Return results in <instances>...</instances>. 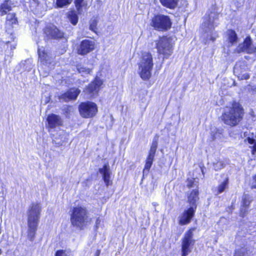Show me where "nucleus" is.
Here are the masks:
<instances>
[{
	"label": "nucleus",
	"instance_id": "nucleus-10",
	"mask_svg": "<svg viewBox=\"0 0 256 256\" xmlns=\"http://www.w3.org/2000/svg\"><path fill=\"white\" fill-rule=\"evenodd\" d=\"M158 147V142L156 139H154L152 144L148 156L146 158L144 168L143 170V174H148L149 170L152 166L156 152Z\"/></svg>",
	"mask_w": 256,
	"mask_h": 256
},
{
	"label": "nucleus",
	"instance_id": "nucleus-13",
	"mask_svg": "<svg viewBox=\"0 0 256 256\" xmlns=\"http://www.w3.org/2000/svg\"><path fill=\"white\" fill-rule=\"evenodd\" d=\"M252 39L250 37L248 36L244 40L243 43L238 45L236 49V51L238 53L246 52L248 54H253L254 47L252 46Z\"/></svg>",
	"mask_w": 256,
	"mask_h": 256
},
{
	"label": "nucleus",
	"instance_id": "nucleus-18",
	"mask_svg": "<svg viewBox=\"0 0 256 256\" xmlns=\"http://www.w3.org/2000/svg\"><path fill=\"white\" fill-rule=\"evenodd\" d=\"M47 121L48 127L51 128L60 126L62 122L60 116L53 114L48 115Z\"/></svg>",
	"mask_w": 256,
	"mask_h": 256
},
{
	"label": "nucleus",
	"instance_id": "nucleus-23",
	"mask_svg": "<svg viewBox=\"0 0 256 256\" xmlns=\"http://www.w3.org/2000/svg\"><path fill=\"white\" fill-rule=\"evenodd\" d=\"M178 0H160L162 4L168 8L174 9L176 7Z\"/></svg>",
	"mask_w": 256,
	"mask_h": 256
},
{
	"label": "nucleus",
	"instance_id": "nucleus-35",
	"mask_svg": "<svg viewBox=\"0 0 256 256\" xmlns=\"http://www.w3.org/2000/svg\"><path fill=\"white\" fill-rule=\"evenodd\" d=\"M187 186L189 188L194 187L196 186V182L194 178L190 179L188 180Z\"/></svg>",
	"mask_w": 256,
	"mask_h": 256
},
{
	"label": "nucleus",
	"instance_id": "nucleus-15",
	"mask_svg": "<svg viewBox=\"0 0 256 256\" xmlns=\"http://www.w3.org/2000/svg\"><path fill=\"white\" fill-rule=\"evenodd\" d=\"M48 38H60L63 37L64 34L54 26L46 27L44 30Z\"/></svg>",
	"mask_w": 256,
	"mask_h": 256
},
{
	"label": "nucleus",
	"instance_id": "nucleus-30",
	"mask_svg": "<svg viewBox=\"0 0 256 256\" xmlns=\"http://www.w3.org/2000/svg\"><path fill=\"white\" fill-rule=\"evenodd\" d=\"M250 202V197L248 195L244 194L242 196V206L248 207Z\"/></svg>",
	"mask_w": 256,
	"mask_h": 256
},
{
	"label": "nucleus",
	"instance_id": "nucleus-2",
	"mask_svg": "<svg viewBox=\"0 0 256 256\" xmlns=\"http://www.w3.org/2000/svg\"><path fill=\"white\" fill-rule=\"evenodd\" d=\"M42 207L38 203H32L28 212V238L32 241L36 236V231L40 217Z\"/></svg>",
	"mask_w": 256,
	"mask_h": 256
},
{
	"label": "nucleus",
	"instance_id": "nucleus-17",
	"mask_svg": "<svg viewBox=\"0 0 256 256\" xmlns=\"http://www.w3.org/2000/svg\"><path fill=\"white\" fill-rule=\"evenodd\" d=\"M102 84V80L99 78H96L89 84L88 87L86 88L84 92L86 93L90 94V96H94L98 93Z\"/></svg>",
	"mask_w": 256,
	"mask_h": 256
},
{
	"label": "nucleus",
	"instance_id": "nucleus-5",
	"mask_svg": "<svg viewBox=\"0 0 256 256\" xmlns=\"http://www.w3.org/2000/svg\"><path fill=\"white\" fill-rule=\"evenodd\" d=\"M218 14L214 8H212V10H209L204 18V22L202 25V28L206 33H210V40L214 41L215 37L212 35L213 34L212 31L216 26H217V20Z\"/></svg>",
	"mask_w": 256,
	"mask_h": 256
},
{
	"label": "nucleus",
	"instance_id": "nucleus-42",
	"mask_svg": "<svg viewBox=\"0 0 256 256\" xmlns=\"http://www.w3.org/2000/svg\"><path fill=\"white\" fill-rule=\"evenodd\" d=\"M253 50H254V53L256 52V46L254 47Z\"/></svg>",
	"mask_w": 256,
	"mask_h": 256
},
{
	"label": "nucleus",
	"instance_id": "nucleus-34",
	"mask_svg": "<svg viewBox=\"0 0 256 256\" xmlns=\"http://www.w3.org/2000/svg\"><path fill=\"white\" fill-rule=\"evenodd\" d=\"M245 140H246L250 144H254L252 154H254L256 152V140L254 138H250V137L247 138Z\"/></svg>",
	"mask_w": 256,
	"mask_h": 256
},
{
	"label": "nucleus",
	"instance_id": "nucleus-24",
	"mask_svg": "<svg viewBox=\"0 0 256 256\" xmlns=\"http://www.w3.org/2000/svg\"><path fill=\"white\" fill-rule=\"evenodd\" d=\"M38 52L41 62H43L44 64H47L48 63L50 62L49 56L45 52L44 50H41L40 49L38 48Z\"/></svg>",
	"mask_w": 256,
	"mask_h": 256
},
{
	"label": "nucleus",
	"instance_id": "nucleus-12",
	"mask_svg": "<svg viewBox=\"0 0 256 256\" xmlns=\"http://www.w3.org/2000/svg\"><path fill=\"white\" fill-rule=\"evenodd\" d=\"M95 42L91 40L86 39L82 40L77 48L78 54L84 56L90 52L95 48Z\"/></svg>",
	"mask_w": 256,
	"mask_h": 256
},
{
	"label": "nucleus",
	"instance_id": "nucleus-31",
	"mask_svg": "<svg viewBox=\"0 0 256 256\" xmlns=\"http://www.w3.org/2000/svg\"><path fill=\"white\" fill-rule=\"evenodd\" d=\"M214 168L216 170H218L224 166V164L222 161L217 160L216 162H214Z\"/></svg>",
	"mask_w": 256,
	"mask_h": 256
},
{
	"label": "nucleus",
	"instance_id": "nucleus-4",
	"mask_svg": "<svg viewBox=\"0 0 256 256\" xmlns=\"http://www.w3.org/2000/svg\"><path fill=\"white\" fill-rule=\"evenodd\" d=\"M153 66L152 54L148 52H143L138 64L140 75L143 80H148L151 77Z\"/></svg>",
	"mask_w": 256,
	"mask_h": 256
},
{
	"label": "nucleus",
	"instance_id": "nucleus-38",
	"mask_svg": "<svg viewBox=\"0 0 256 256\" xmlns=\"http://www.w3.org/2000/svg\"><path fill=\"white\" fill-rule=\"evenodd\" d=\"M247 208L248 207H244L243 208H242L241 209L240 214L242 215V216H244V214L247 212H248Z\"/></svg>",
	"mask_w": 256,
	"mask_h": 256
},
{
	"label": "nucleus",
	"instance_id": "nucleus-14",
	"mask_svg": "<svg viewBox=\"0 0 256 256\" xmlns=\"http://www.w3.org/2000/svg\"><path fill=\"white\" fill-rule=\"evenodd\" d=\"M196 210V206H191L187 210L184 211L180 217L179 224L184 225L188 224L193 217Z\"/></svg>",
	"mask_w": 256,
	"mask_h": 256
},
{
	"label": "nucleus",
	"instance_id": "nucleus-29",
	"mask_svg": "<svg viewBox=\"0 0 256 256\" xmlns=\"http://www.w3.org/2000/svg\"><path fill=\"white\" fill-rule=\"evenodd\" d=\"M72 0H56V5L58 8H64L70 4Z\"/></svg>",
	"mask_w": 256,
	"mask_h": 256
},
{
	"label": "nucleus",
	"instance_id": "nucleus-27",
	"mask_svg": "<svg viewBox=\"0 0 256 256\" xmlns=\"http://www.w3.org/2000/svg\"><path fill=\"white\" fill-rule=\"evenodd\" d=\"M74 4L78 13L82 14L83 12L84 8L86 7L84 0H75Z\"/></svg>",
	"mask_w": 256,
	"mask_h": 256
},
{
	"label": "nucleus",
	"instance_id": "nucleus-7",
	"mask_svg": "<svg viewBox=\"0 0 256 256\" xmlns=\"http://www.w3.org/2000/svg\"><path fill=\"white\" fill-rule=\"evenodd\" d=\"M172 38L171 37L163 36L156 41L158 52L162 54L164 58H167L172 52Z\"/></svg>",
	"mask_w": 256,
	"mask_h": 256
},
{
	"label": "nucleus",
	"instance_id": "nucleus-25",
	"mask_svg": "<svg viewBox=\"0 0 256 256\" xmlns=\"http://www.w3.org/2000/svg\"><path fill=\"white\" fill-rule=\"evenodd\" d=\"M68 18L70 22L74 25H76L78 22V16L76 12L72 10L68 12Z\"/></svg>",
	"mask_w": 256,
	"mask_h": 256
},
{
	"label": "nucleus",
	"instance_id": "nucleus-20",
	"mask_svg": "<svg viewBox=\"0 0 256 256\" xmlns=\"http://www.w3.org/2000/svg\"><path fill=\"white\" fill-rule=\"evenodd\" d=\"M198 189L193 190L188 196V202L194 207L196 208V202L198 200Z\"/></svg>",
	"mask_w": 256,
	"mask_h": 256
},
{
	"label": "nucleus",
	"instance_id": "nucleus-33",
	"mask_svg": "<svg viewBox=\"0 0 256 256\" xmlns=\"http://www.w3.org/2000/svg\"><path fill=\"white\" fill-rule=\"evenodd\" d=\"M77 70L80 73L82 74H89L91 71L90 69L80 66H78Z\"/></svg>",
	"mask_w": 256,
	"mask_h": 256
},
{
	"label": "nucleus",
	"instance_id": "nucleus-36",
	"mask_svg": "<svg viewBox=\"0 0 256 256\" xmlns=\"http://www.w3.org/2000/svg\"><path fill=\"white\" fill-rule=\"evenodd\" d=\"M234 256H246L244 249H240L236 250Z\"/></svg>",
	"mask_w": 256,
	"mask_h": 256
},
{
	"label": "nucleus",
	"instance_id": "nucleus-40",
	"mask_svg": "<svg viewBox=\"0 0 256 256\" xmlns=\"http://www.w3.org/2000/svg\"><path fill=\"white\" fill-rule=\"evenodd\" d=\"M100 250H98L96 252H95L94 256H100Z\"/></svg>",
	"mask_w": 256,
	"mask_h": 256
},
{
	"label": "nucleus",
	"instance_id": "nucleus-8",
	"mask_svg": "<svg viewBox=\"0 0 256 256\" xmlns=\"http://www.w3.org/2000/svg\"><path fill=\"white\" fill-rule=\"evenodd\" d=\"M194 229L190 230L185 233L182 243V256H187L192 251L195 240L193 239Z\"/></svg>",
	"mask_w": 256,
	"mask_h": 256
},
{
	"label": "nucleus",
	"instance_id": "nucleus-37",
	"mask_svg": "<svg viewBox=\"0 0 256 256\" xmlns=\"http://www.w3.org/2000/svg\"><path fill=\"white\" fill-rule=\"evenodd\" d=\"M55 256H68L65 250H58L56 252Z\"/></svg>",
	"mask_w": 256,
	"mask_h": 256
},
{
	"label": "nucleus",
	"instance_id": "nucleus-3",
	"mask_svg": "<svg viewBox=\"0 0 256 256\" xmlns=\"http://www.w3.org/2000/svg\"><path fill=\"white\" fill-rule=\"evenodd\" d=\"M92 222L88 216V212L86 207L77 206L72 208L70 215L72 226L80 230H83Z\"/></svg>",
	"mask_w": 256,
	"mask_h": 256
},
{
	"label": "nucleus",
	"instance_id": "nucleus-26",
	"mask_svg": "<svg viewBox=\"0 0 256 256\" xmlns=\"http://www.w3.org/2000/svg\"><path fill=\"white\" fill-rule=\"evenodd\" d=\"M227 33L229 42L232 44L236 43L238 39L236 32L233 30H230L228 31Z\"/></svg>",
	"mask_w": 256,
	"mask_h": 256
},
{
	"label": "nucleus",
	"instance_id": "nucleus-28",
	"mask_svg": "<svg viewBox=\"0 0 256 256\" xmlns=\"http://www.w3.org/2000/svg\"><path fill=\"white\" fill-rule=\"evenodd\" d=\"M17 20L16 18L15 14H9L6 16V24L13 26V24H16Z\"/></svg>",
	"mask_w": 256,
	"mask_h": 256
},
{
	"label": "nucleus",
	"instance_id": "nucleus-21",
	"mask_svg": "<svg viewBox=\"0 0 256 256\" xmlns=\"http://www.w3.org/2000/svg\"><path fill=\"white\" fill-rule=\"evenodd\" d=\"M11 4L9 0L4 1L0 6V16L6 14L11 10Z\"/></svg>",
	"mask_w": 256,
	"mask_h": 256
},
{
	"label": "nucleus",
	"instance_id": "nucleus-16",
	"mask_svg": "<svg viewBox=\"0 0 256 256\" xmlns=\"http://www.w3.org/2000/svg\"><path fill=\"white\" fill-rule=\"evenodd\" d=\"M80 92V90L78 88H72L68 92L59 96V99L64 102L74 100L76 98Z\"/></svg>",
	"mask_w": 256,
	"mask_h": 256
},
{
	"label": "nucleus",
	"instance_id": "nucleus-6",
	"mask_svg": "<svg viewBox=\"0 0 256 256\" xmlns=\"http://www.w3.org/2000/svg\"><path fill=\"white\" fill-rule=\"evenodd\" d=\"M172 24V22L170 17L162 14L155 15L152 18L150 22V26L154 29L162 32L169 30Z\"/></svg>",
	"mask_w": 256,
	"mask_h": 256
},
{
	"label": "nucleus",
	"instance_id": "nucleus-1",
	"mask_svg": "<svg viewBox=\"0 0 256 256\" xmlns=\"http://www.w3.org/2000/svg\"><path fill=\"white\" fill-rule=\"evenodd\" d=\"M243 110L238 102H234L231 106L224 108L222 116L224 122L230 126L236 125L242 119Z\"/></svg>",
	"mask_w": 256,
	"mask_h": 256
},
{
	"label": "nucleus",
	"instance_id": "nucleus-9",
	"mask_svg": "<svg viewBox=\"0 0 256 256\" xmlns=\"http://www.w3.org/2000/svg\"><path fill=\"white\" fill-rule=\"evenodd\" d=\"M79 111L81 116L84 118L94 116L98 112L96 104L92 102H82L79 106Z\"/></svg>",
	"mask_w": 256,
	"mask_h": 256
},
{
	"label": "nucleus",
	"instance_id": "nucleus-22",
	"mask_svg": "<svg viewBox=\"0 0 256 256\" xmlns=\"http://www.w3.org/2000/svg\"><path fill=\"white\" fill-rule=\"evenodd\" d=\"M228 178H226L225 180L220 183L216 188L214 190V192L216 194H221L224 190L228 188Z\"/></svg>",
	"mask_w": 256,
	"mask_h": 256
},
{
	"label": "nucleus",
	"instance_id": "nucleus-41",
	"mask_svg": "<svg viewBox=\"0 0 256 256\" xmlns=\"http://www.w3.org/2000/svg\"><path fill=\"white\" fill-rule=\"evenodd\" d=\"M100 220L99 218H98L96 220V227L98 228V225L100 223Z\"/></svg>",
	"mask_w": 256,
	"mask_h": 256
},
{
	"label": "nucleus",
	"instance_id": "nucleus-32",
	"mask_svg": "<svg viewBox=\"0 0 256 256\" xmlns=\"http://www.w3.org/2000/svg\"><path fill=\"white\" fill-rule=\"evenodd\" d=\"M98 24V22L96 19H94L91 20L90 22V29L92 30V32H96L97 28L96 26Z\"/></svg>",
	"mask_w": 256,
	"mask_h": 256
},
{
	"label": "nucleus",
	"instance_id": "nucleus-43",
	"mask_svg": "<svg viewBox=\"0 0 256 256\" xmlns=\"http://www.w3.org/2000/svg\"><path fill=\"white\" fill-rule=\"evenodd\" d=\"M2 250L0 248V255L2 254Z\"/></svg>",
	"mask_w": 256,
	"mask_h": 256
},
{
	"label": "nucleus",
	"instance_id": "nucleus-11",
	"mask_svg": "<svg viewBox=\"0 0 256 256\" xmlns=\"http://www.w3.org/2000/svg\"><path fill=\"white\" fill-rule=\"evenodd\" d=\"M248 68L244 62H238L235 64L234 68V74L240 80H248L250 75L247 73Z\"/></svg>",
	"mask_w": 256,
	"mask_h": 256
},
{
	"label": "nucleus",
	"instance_id": "nucleus-19",
	"mask_svg": "<svg viewBox=\"0 0 256 256\" xmlns=\"http://www.w3.org/2000/svg\"><path fill=\"white\" fill-rule=\"evenodd\" d=\"M99 172L102 175L103 180L106 186L110 184V172L108 164H105L102 168L99 169Z\"/></svg>",
	"mask_w": 256,
	"mask_h": 256
},
{
	"label": "nucleus",
	"instance_id": "nucleus-39",
	"mask_svg": "<svg viewBox=\"0 0 256 256\" xmlns=\"http://www.w3.org/2000/svg\"><path fill=\"white\" fill-rule=\"evenodd\" d=\"M253 180L254 181L252 184V188H256V176L254 177Z\"/></svg>",
	"mask_w": 256,
	"mask_h": 256
}]
</instances>
